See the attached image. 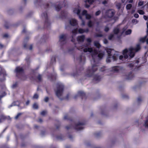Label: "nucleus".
I'll use <instances>...</instances> for the list:
<instances>
[{
    "mask_svg": "<svg viewBox=\"0 0 148 148\" xmlns=\"http://www.w3.org/2000/svg\"><path fill=\"white\" fill-rule=\"evenodd\" d=\"M68 116L67 115H64V119H68Z\"/></svg>",
    "mask_w": 148,
    "mask_h": 148,
    "instance_id": "obj_49",
    "label": "nucleus"
},
{
    "mask_svg": "<svg viewBox=\"0 0 148 148\" xmlns=\"http://www.w3.org/2000/svg\"><path fill=\"white\" fill-rule=\"evenodd\" d=\"M103 36L101 34H97L96 35V36L97 37H102Z\"/></svg>",
    "mask_w": 148,
    "mask_h": 148,
    "instance_id": "obj_44",
    "label": "nucleus"
},
{
    "mask_svg": "<svg viewBox=\"0 0 148 148\" xmlns=\"http://www.w3.org/2000/svg\"><path fill=\"white\" fill-rule=\"evenodd\" d=\"M70 24L73 26H75L77 24V21L75 19L71 18L69 20Z\"/></svg>",
    "mask_w": 148,
    "mask_h": 148,
    "instance_id": "obj_12",
    "label": "nucleus"
},
{
    "mask_svg": "<svg viewBox=\"0 0 148 148\" xmlns=\"http://www.w3.org/2000/svg\"><path fill=\"white\" fill-rule=\"evenodd\" d=\"M77 28L75 29L72 31L73 35L72 36V39L71 41L73 42H74L75 41L74 36L77 34Z\"/></svg>",
    "mask_w": 148,
    "mask_h": 148,
    "instance_id": "obj_15",
    "label": "nucleus"
},
{
    "mask_svg": "<svg viewBox=\"0 0 148 148\" xmlns=\"http://www.w3.org/2000/svg\"><path fill=\"white\" fill-rule=\"evenodd\" d=\"M146 42L147 44H148V38L146 40Z\"/></svg>",
    "mask_w": 148,
    "mask_h": 148,
    "instance_id": "obj_62",
    "label": "nucleus"
},
{
    "mask_svg": "<svg viewBox=\"0 0 148 148\" xmlns=\"http://www.w3.org/2000/svg\"><path fill=\"white\" fill-rule=\"evenodd\" d=\"M21 115V113H18V114L15 116V119H17L18 118L19 116Z\"/></svg>",
    "mask_w": 148,
    "mask_h": 148,
    "instance_id": "obj_50",
    "label": "nucleus"
},
{
    "mask_svg": "<svg viewBox=\"0 0 148 148\" xmlns=\"http://www.w3.org/2000/svg\"><path fill=\"white\" fill-rule=\"evenodd\" d=\"M93 2V0H87L85 1L86 4L85 7L87 8H88L90 5L87 4V2H88L90 4H91Z\"/></svg>",
    "mask_w": 148,
    "mask_h": 148,
    "instance_id": "obj_22",
    "label": "nucleus"
},
{
    "mask_svg": "<svg viewBox=\"0 0 148 148\" xmlns=\"http://www.w3.org/2000/svg\"><path fill=\"white\" fill-rule=\"evenodd\" d=\"M19 102L18 101H16L13 103L11 104L9 106V108H10V107L14 106H18Z\"/></svg>",
    "mask_w": 148,
    "mask_h": 148,
    "instance_id": "obj_24",
    "label": "nucleus"
},
{
    "mask_svg": "<svg viewBox=\"0 0 148 148\" xmlns=\"http://www.w3.org/2000/svg\"><path fill=\"white\" fill-rule=\"evenodd\" d=\"M78 60L82 64L84 63L86 61V58L84 54L80 56L78 58Z\"/></svg>",
    "mask_w": 148,
    "mask_h": 148,
    "instance_id": "obj_13",
    "label": "nucleus"
},
{
    "mask_svg": "<svg viewBox=\"0 0 148 148\" xmlns=\"http://www.w3.org/2000/svg\"><path fill=\"white\" fill-rule=\"evenodd\" d=\"M38 95L37 94H35L33 96V98L34 99H37L38 98Z\"/></svg>",
    "mask_w": 148,
    "mask_h": 148,
    "instance_id": "obj_37",
    "label": "nucleus"
},
{
    "mask_svg": "<svg viewBox=\"0 0 148 148\" xmlns=\"http://www.w3.org/2000/svg\"><path fill=\"white\" fill-rule=\"evenodd\" d=\"M89 31V29L88 28L86 29H84L82 28H79L78 30V32L80 34H82L84 33H87Z\"/></svg>",
    "mask_w": 148,
    "mask_h": 148,
    "instance_id": "obj_17",
    "label": "nucleus"
},
{
    "mask_svg": "<svg viewBox=\"0 0 148 148\" xmlns=\"http://www.w3.org/2000/svg\"><path fill=\"white\" fill-rule=\"evenodd\" d=\"M101 79L100 77L98 75H95L94 76L93 80L94 81L96 82V83H97Z\"/></svg>",
    "mask_w": 148,
    "mask_h": 148,
    "instance_id": "obj_21",
    "label": "nucleus"
},
{
    "mask_svg": "<svg viewBox=\"0 0 148 148\" xmlns=\"http://www.w3.org/2000/svg\"><path fill=\"white\" fill-rule=\"evenodd\" d=\"M82 15L85 16L86 18L87 19H90L91 17V16L90 15L87 14V11L86 10H84L82 12Z\"/></svg>",
    "mask_w": 148,
    "mask_h": 148,
    "instance_id": "obj_14",
    "label": "nucleus"
},
{
    "mask_svg": "<svg viewBox=\"0 0 148 148\" xmlns=\"http://www.w3.org/2000/svg\"><path fill=\"white\" fill-rule=\"evenodd\" d=\"M101 13V11L99 10L97 11L95 13L96 16L99 15Z\"/></svg>",
    "mask_w": 148,
    "mask_h": 148,
    "instance_id": "obj_43",
    "label": "nucleus"
},
{
    "mask_svg": "<svg viewBox=\"0 0 148 148\" xmlns=\"http://www.w3.org/2000/svg\"><path fill=\"white\" fill-rule=\"evenodd\" d=\"M49 100V98L47 97H45V98L44 99V101L46 102H47L48 101V100Z\"/></svg>",
    "mask_w": 148,
    "mask_h": 148,
    "instance_id": "obj_48",
    "label": "nucleus"
},
{
    "mask_svg": "<svg viewBox=\"0 0 148 148\" xmlns=\"http://www.w3.org/2000/svg\"><path fill=\"white\" fill-rule=\"evenodd\" d=\"M6 95V94L4 92L3 93V95H0V100H1V99L3 97L5 96V95Z\"/></svg>",
    "mask_w": 148,
    "mask_h": 148,
    "instance_id": "obj_47",
    "label": "nucleus"
},
{
    "mask_svg": "<svg viewBox=\"0 0 148 148\" xmlns=\"http://www.w3.org/2000/svg\"><path fill=\"white\" fill-rule=\"evenodd\" d=\"M47 113V112L45 111H43L41 112V115L44 116Z\"/></svg>",
    "mask_w": 148,
    "mask_h": 148,
    "instance_id": "obj_41",
    "label": "nucleus"
},
{
    "mask_svg": "<svg viewBox=\"0 0 148 148\" xmlns=\"http://www.w3.org/2000/svg\"><path fill=\"white\" fill-rule=\"evenodd\" d=\"M15 72L16 73L17 76H18L19 75L21 74L22 75V77L24 76L23 75V70L22 68L21 67H18L16 68Z\"/></svg>",
    "mask_w": 148,
    "mask_h": 148,
    "instance_id": "obj_6",
    "label": "nucleus"
},
{
    "mask_svg": "<svg viewBox=\"0 0 148 148\" xmlns=\"http://www.w3.org/2000/svg\"><path fill=\"white\" fill-rule=\"evenodd\" d=\"M79 18L82 20V23H81V25L82 26H84L85 25V21L82 19V17L81 16H79Z\"/></svg>",
    "mask_w": 148,
    "mask_h": 148,
    "instance_id": "obj_28",
    "label": "nucleus"
},
{
    "mask_svg": "<svg viewBox=\"0 0 148 148\" xmlns=\"http://www.w3.org/2000/svg\"><path fill=\"white\" fill-rule=\"evenodd\" d=\"M4 36L5 37H7L8 36V34H6L4 35Z\"/></svg>",
    "mask_w": 148,
    "mask_h": 148,
    "instance_id": "obj_59",
    "label": "nucleus"
},
{
    "mask_svg": "<svg viewBox=\"0 0 148 148\" xmlns=\"http://www.w3.org/2000/svg\"><path fill=\"white\" fill-rule=\"evenodd\" d=\"M87 41L89 43H90L91 42V40L90 38H88L87 39Z\"/></svg>",
    "mask_w": 148,
    "mask_h": 148,
    "instance_id": "obj_52",
    "label": "nucleus"
},
{
    "mask_svg": "<svg viewBox=\"0 0 148 148\" xmlns=\"http://www.w3.org/2000/svg\"><path fill=\"white\" fill-rule=\"evenodd\" d=\"M41 76L40 75H39L38 77V79L39 81H40L41 80Z\"/></svg>",
    "mask_w": 148,
    "mask_h": 148,
    "instance_id": "obj_46",
    "label": "nucleus"
},
{
    "mask_svg": "<svg viewBox=\"0 0 148 148\" xmlns=\"http://www.w3.org/2000/svg\"><path fill=\"white\" fill-rule=\"evenodd\" d=\"M139 62V61L138 60H137L136 61V63L135 64H137Z\"/></svg>",
    "mask_w": 148,
    "mask_h": 148,
    "instance_id": "obj_64",
    "label": "nucleus"
},
{
    "mask_svg": "<svg viewBox=\"0 0 148 148\" xmlns=\"http://www.w3.org/2000/svg\"><path fill=\"white\" fill-rule=\"evenodd\" d=\"M84 124V123H79L78 124H76L75 125V128L77 130H80L82 129L83 128V125Z\"/></svg>",
    "mask_w": 148,
    "mask_h": 148,
    "instance_id": "obj_8",
    "label": "nucleus"
},
{
    "mask_svg": "<svg viewBox=\"0 0 148 148\" xmlns=\"http://www.w3.org/2000/svg\"><path fill=\"white\" fill-rule=\"evenodd\" d=\"M142 101V99L141 98H138L137 100V102L138 103H139Z\"/></svg>",
    "mask_w": 148,
    "mask_h": 148,
    "instance_id": "obj_42",
    "label": "nucleus"
},
{
    "mask_svg": "<svg viewBox=\"0 0 148 148\" xmlns=\"http://www.w3.org/2000/svg\"><path fill=\"white\" fill-rule=\"evenodd\" d=\"M132 7V5L131 4H127L126 6V8L127 10H130Z\"/></svg>",
    "mask_w": 148,
    "mask_h": 148,
    "instance_id": "obj_30",
    "label": "nucleus"
},
{
    "mask_svg": "<svg viewBox=\"0 0 148 148\" xmlns=\"http://www.w3.org/2000/svg\"><path fill=\"white\" fill-rule=\"evenodd\" d=\"M17 84L16 83L15 84H14L12 86V87L13 88H14L16 87V86Z\"/></svg>",
    "mask_w": 148,
    "mask_h": 148,
    "instance_id": "obj_55",
    "label": "nucleus"
},
{
    "mask_svg": "<svg viewBox=\"0 0 148 148\" xmlns=\"http://www.w3.org/2000/svg\"><path fill=\"white\" fill-rule=\"evenodd\" d=\"M140 47L139 44H137L135 47H131L128 49H125L123 51V55L119 56L118 53L115 52L113 49H106L108 54L106 59L107 62H110L112 61H116L118 59L122 61H127L126 59L133 58L136 52L140 50Z\"/></svg>",
    "mask_w": 148,
    "mask_h": 148,
    "instance_id": "obj_1",
    "label": "nucleus"
},
{
    "mask_svg": "<svg viewBox=\"0 0 148 148\" xmlns=\"http://www.w3.org/2000/svg\"><path fill=\"white\" fill-rule=\"evenodd\" d=\"M81 9L79 7L74 8L73 10V12L74 13L76 14L79 16H80L79 15V13L80 12Z\"/></svg>",
    "mask_w": 148,
    "mask_h": 148,
    "instance_id": "obj_16",
    "label": "nucleus"
},
{
    "mask_svg": "<svg viewBox=\"0 0 148 148\" xmlns=\"http://www.w3.org/2000/svg\"><path fill=\"white\" fill-rule=\"evenodd\" d=\"M63 88V85L61 83L59 82L57 84L56 88L55 90L56 95L58 97H60L62 95Z\"/></svg>",
    "mask_w": 148,
    "mask_h": 148,
    "instance_id": "obj_4",
    "label": "nucleus"
},
{
    "mask_svg": "<svg viewBox=\"0 0 148 148\" xmlns=\"http://www.w3.org/2000/svg\"><path fill=\"white\" fill-rule=\"evenodd\" d=\"M143 18L145 20H147L148 18L145 15L144 16Z\"/></svg>",
    "mask_w": 148,
    "mask_h": 148,
    "instance_id": "obj_54",
    "label": "nucleus"
},
{
    "mask_svg": "<svg viewBox=\"0 0 148 148\" xmlns=\"http://www.w3.org/2000/svg\"><path fill=\"white\" fill-rule=\"evenodd\" d=\"M114 13V10H109L106 12V15L109 17H111L113 16Z\"/></svg>",
    "mask_w": 148,
    "mask_h": 148,
    "instance_id": "obj_9",
    "label": "nucleus"
},
{
    "mask_svg": "<svg viewBox=\"0 0 148 148\" xmlns=\"http://www.w3.org/2000/svg\"><path fill=\"white\" fill-rule=\"evenodd\" d=\"M94 44L95 46L97 47L98 48H99L101 47V45L99 43V42L98 41H95L94 42Z\"/></svg>",
    "mask_w": 148,
    "mask_h": 148,
    "instance_id": "obj_23",
    "label": "nucleus"
},
{
    "mask_svg": "<svg viewBox=\"0 0 148 148\" xmlns=\"http://www.w3.org/2000/svg\"><path fill=\"white\" fill-rule=\"evenodd\" d=\"M66 14V13L64 11H62L61 13V18H62L63 16H65Z\"/></svg>",
    "mask_w": 148,
    "mask_h": 148,
    "instance_id": "obj_32",
    "label": "nucleus"
},
{
    "mask_svg": "<svg viewBox=\"0 0 148 148\" xmlns=\"http://www.w3.org/2000/svg\"><path fill=\"white\" fill-rule=\"evenodd\" d=\"M29 100H28L26 102V104L27 105H28L29 104Z\"/></svg>",
    "mask_w": 148,
    "mask_h": 148,
    "instance_id": "obj_57",
    "label": "nucleus"
},
{
    "mask_svg": "<svg viewBox=\"0 0 148 148\" xmlns=\"http://www.w3.org/2000/svg\"><path fill=\"white\" fill-rule=\"evenodd\" d=\"M38 105L36 103H34L33 106V108L34 109H37L38 108Z\"/></svg>",
    "mask_w": 148,
    "mask_h": 148,
    "instance_id": "obj_31",
    "label": "nucleus"
},
{
    "mask_svg": "<svg viewBox=\"0 0 148 148\" xmlns=\"http://www.w3.org/2000/svg\"><path fill=\"white\" fill-rule=\"evenodd\" d=\"M41 17L43 19L45 20V25L48 23V17L47 13L45 12L42 13Z\"/></svg>",
    "mask_w": 148,
    "mask_h": 148,
    "instance_id": "obj_11",
    "label": "nucleus"
},
{
    "mask_svg": "<svg viewBox=\"0 0 148 148\" xmlns=\"http://www.w3.org/2000/svg\"><path fill=\"white\" fill-rule=\"evenodd\" d=\"M59 42L61 45H63L66 42V36L65 35L62 34L60 36Z\"/></svg>",
    "mask_w": 148,
    "mask_h": 148,
    "instance_id": "obj_7",
    "label": "nucleus"
},
{
    "mask_svg": "<svg viewBox=\"0 0 148 148\" xmlns=\"http://www.w3.org/2000/svg\"><path fill=\"white\" fill-rule=\"evenodd\" d=\"M133 0H129V2L130 3H131L133 2Z\"/></svg>",
    "mask_w": 148,
    "mask_h": 148,
    "instance_id": "obj_61",
    "label": "nucleus"
},
{
    "mask_svg": "<svg viewBox=\"0 0 148 148\" xmlns=\"http://www.w3.org/2000/svg\"><path fill=\"white\" fill-rule=\"evenodd\" d=\"M88 25L89 27H91L93 26V23L91 21H90L88 23Z\"/></svg>",
    "mask_w": 148,
    "mask_h": 148,
    "instance_id": "obj_27",
    "label": "nucleus"
},
{
    "mask_svg": "<svg viewBox=\"0 0 148 148\" xmlns=\"http://www.w3.org/2000/svg\"><path fill=\"white\" fill-rule=\"evenodd\" d=\"M138 12L140 14L143 15L144 14V12L141 10H138Z\"/></svg>",
    "mask_w": 148,
    "mask_h": 148,
    "instance_id": "obj_36",
    "label": "nucleus"
},
{
    "mask_svg": "<svg viewBox=\"0 0 148 148\" xmlns=\"http://www.w3.org/2000/svg\"><path fill=\"white\" fill-rule=\"evenodd\" d=\"M84 93L82 91H80L78 92L77 93V95L78 96H83L84 95Z\"/></svg>",
    "mask_w": 148,
    "mask_h": 148,
    "instance_id": "obj_26",
    "label": "nucleus"
},
{
    "mask_svg": "<svg viewBox=\"0 0 148 148\" xmlns=\"http://www.w3.org/2000/svg\"><path fill=\"white\" fill-rule=\"evenodd\" d=\"M32 46H31L29 48V49L30 50H32Z\"/></svg>",
    "mask_w": 148,
    "mask_h": 148,
    "instance_id": "obj_63",
    "label": "nucleus"
},
{
    "mask_svg": "<svg viewBox=\"0 0 148 148\" xmlns=\"http://www.w3.org/2000/svg\"><path fill=\"white\" fill-rule=\"evenodd\" d=\"M103 42L105 44H107L108 43V40L106 39H104L103 40Z\"/></svg>",
    "mask_w": 148,
    "mask_h": 148,
    "instance_id": "obj_53",
    "label": "nucleus"
},
{
    "mask_svg": "<svg viewBox=\"0 0 148 148\" xmlns=\"http://www.w3.org/2000/svg\"><path fill=\"white\" fill-rule=\"evenodd\" d=\"M116 6L118 9H119L121 8V4L120 3H117L116 4Z\"/></svg>",
    "mask_w": 148,
    "mask_h": 148,
    "instance_id": "obj_33",
    "label": "nucleus"
},
{
    "mask_svg": "<svg viewBox=\"0 0 148 148\" xmlns=\"http://www.w3.org/2000/svg\"><path fill=\"white\" fill-rule=\"evenodd\" d=\"M143 1H140L138 3V6H141L143 5Z\"/></svg>",
    "mask_w": 148,
    "mask_h": 148,
    "instance_id": "obj_39",
    "label": "nucleus"
},
{
    "mask_svg": "<svg viewBox=\"0 0 148 148\" xmlns=\"http://www.w3.org/2000/svg\"><path fill=\"white\" fill-rule=\"evenodd\" d=\"M147 36H145L143 38H142L140 39V41L141 42H144L147 36H148V22L147 23Z\"/></svg>",
    "mask_w": 148,
    "mask_h": 148,
    "instance_id": "obj_18",
    "label": "nucleus"
},
{
    "mask_svg": "<svg viewBox=\"0 0 148 148\" xmlns=\"http://www.w3.org/2000/svg\"><path fill=\"white\" fill-rule=\"evenodd\" d=\"M133 77V75H132V73H130L128 75V76L127 77V79H131Z\"/></svg>",
    "mask_w": 148,
    "mask_h": 148,
    "instance_id": "obj_29",
    "label": "nucleus"
},
{
    "mask_svg": "<svg viewBox=\"0 0 148 148\" xmlns=\"http://www.w3.org/2000/svg\"><path fill=\"white\" fill-rule=\"evenodd\" d=\"M132 22L133 23H135V24L138 23V21L136 19H134L132 21Z\"/></svg>",
    "mask_w": 148,
    "mask_h": 148,
    "instance_id": "obj_51",
    "label": "nucleus"
},
{
    "mask_svg": "<svg viewBox=\"0 0 148 148\" xmlns=\"http://www.w3.org/2000/svg\"><path fill=\"white\" fill-rule=\"evenodd\" d=\"M85 38V36L84 35H82L78 37L77 41L79 42H82L83 41Z\"/></svg>",
    "mask_w": 148,
    "mask_h": 148,
    "instance_id": "obj_20",
    "label": "nucleus"
},
{
    "mask_svg": "<svg viewBox=\"0 0 148 148\" xmlns=\"http://www.w3.org/2000/svg\"><path fill=\"white\" fill-rule=\"evenodd\" d=\"M6 74L2 73V70L1 67L0 66V81H3L5 80V76Z\"/></svg>",
    "mask_w": 148,
    "mask_h": 148,
    "instance_id": "obj_10",
    "label": "nucleus"
},
{
    "mask_svg": "<svg viewBox=\"0 0 148 148\" xmlns=\"http://www.w3.org/2000/svg\"><path fill=\"white\" fill-rule=\"evenodd\" d=\"M107 3V1L106 0H105L104 1H103L102 2L103 4H105Z\"/></svg>",
    "mask_w": 148,
    "mask_h": 148,
    "instance_id": "obj_56",
    "label": "nucleus"
},
{
    "mask_svg": "<svg viewBox=\"0 0 148 148\" xmlns=\"http://www.w3.org/2000/svg\"><path fill=\"white\" fill-rule=\"evenodd\" d=\"M64 5L65 4H62V5L61 4H60V5L57 4L55 6V9L57 11H58L61 9L62 6Z\"/></svg>",
    "mask_w": 148,
    "mask_h": 148,
    "instance_id": "obj_19",
    "label": "nucleus"
},
{
    "mask_svg": "<svg viewBox=\"0 0 148 148\" xmlns=\"http://www.w3.org/2000/svg\"><path fill=\"white\" fill-rule=\"evenodd\" d=\"M75 49V48H73L70 49L69 50V53H71V52L73 51Z\"/></svg>",
    "mask_w": 148,
    "mask_h": 148,
    "instance_id": "obj_38",
    "label": "nucleus"
},
{
    "mask_svg": "<svg viewBox=\"0 0 148 148\" xmlns=\"http://www.w3.org/2000/svg\"><path fill=\"white\" fill-rule=\"evenodd\" d=\"M77 49L81 51H83L85 52H89L91 53L92 58L91 62L92 66L88 69L86 75L88 77L92 76L98 69V65L96 64L98 57L100 59L104 55V52L99 53L97 55L98 53L97 49H93L91 48L85 46L78 47Z\"/></svg>",
    "mask_w": 148,
    "mask_h": 148,
    "instance_id": "obj_2",
    "label": "nucleus"
},
{
    "mask_svg": "<svg viewBox=\"0 0 148 148\" xmlns=\"http://www.w3.org/2000/svg\"><path fill=\"white\" fill-rule=\"evenodd\" d=\"M127 28V27L126 26L124 27L123 29V31L121 32L119 30V28L118 27H115L114 30L113 32L114 34H111L108 37V39L110 40H112L115 38V36L117 34H119L120 36L123 34L125 30Z\"/></svg>",
    "mask_w": 148,
    "mask_h": 148,
    "instance_id": "obj_3",
    "label": "nucleus"
},
{
    "mask_svg": "<svg viewBox=\"0 0 148 148\" xmlns=\"http://www.w3.org/2000/svg\"><path fill=\"white\" fill-rule=\"evenodd\" d=\"M134 66V62L130 63L128 65V66L129 67H131L132 66Z\"/></svg>",
    "mask_w": 148,
    "mask_h": 148,
    "instance_id": "obj_34",
    "label": "nucleus"
},
{
    "mask_svg": "<svg viewBox=\"0 0 148 148\" xmlns=\"http://www.w3.org/2000/svg\"><path fill=\"white\" fill-rule=\"evenodd\" d=\"M124 69L123 67L122 66H113L108 70L105 69L104 71L105 72L111 71L115 72H118L122 71Z\"/></svg>",
    "mask_w": 148,
    "mask_h": 148,
    "instance_id": "obj_5",
    "label": "nucleus"
},
{
    "mask_svg": "<svg viewBox=\"0 0 148 148\" xmlns=\"http://www.w3.org/2000/svg\"><path fill=\"white\" fill-rule=\"evenodd\" d=\"M109 30V28L108 27V26H106L104 29L105 31L106 32H108Z\"/></svg>",
    "mask_w": 148,
    "mask_h": 148,
    "instance_id": "obj_40",
    "label": "nucleus"
},
{
    "mask_svg": "<svg viewBox=\"0 0 148 148\" xmlns=\"http://www.w3.org/2000/svg\"><path fill=\"white\" fill-rule=\"evenodd\" d=\"M124 32H125V35H128L130 34H131V33L132 30L130 29H128L125 32L124 31Z\"/></svg>",
    "mask_w": 148,
    "mask_h": 148,
    "instance_id": "obj_25",
    "label": "nucleus"
},
{
    "mask_svg": "<svg viewBox=\"0 0 148 148\" xmlns=\"http://www.w3.org/2000/svg\"><path fill=\"white\" fill-rule=\"evenodd\" d=\"M144 125L146 127H148V119L145 121Z\"/></svg>",
    "mask_w": 148,
    "mask_h": 148,
    "instance_id": "obj_35",
    "label": "nucleus"
},
{
    "mask_svg": "<svg viewBox=\"0 0 148 148\" xmlns=\"http://www.w3.org/2000/svg\"><path fill=\"white\" fill-rule=\"evenodd\" d=\"M134 17L136 18H138L139 16L138 14H135L134 15Z\"/></svg>",
    "mask_w": 148,
    "mask_h": 148,
    "instance_id": "obj_45",
    "label": "nucleus"
},
{
    "mask_svg": "<svg viewBox=\"0 0 148 148\" xmlns=\"http://www.w3.org/2000/svg\"><path fill=\"white\" fill-rule=\"evenodd\" d=\"M0 47L1 48H2L4 47V46L1 44H0Z\"/></svg>",
    "mask_w": 148,
    "mask_h": 148,
    "instance_id": "obj_58",
    "label": "nucleus"
},
{
    "mask_svg": "<svg viewBox=\"0 0 148 148\" xmlns=\"http://www.w3.org/2000/svg\"><path fill=\"white\" fill-rule=\"evenodd\" d=\"M38 121L40 122H41L42 121V120L41 119H39L38 120Z\"/></svg>",
    "mask_w": 148,
    "mask_h": 148,
    "instance_id": "obj_60",
    "label": "nucleus"
}]
</instances>
